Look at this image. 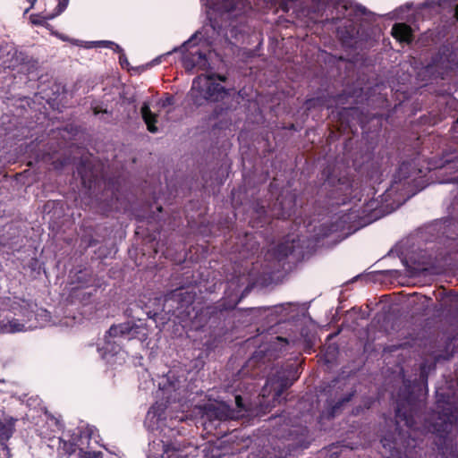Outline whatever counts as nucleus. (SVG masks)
Wrapping results in <instances>:
<instances>
[{"label": "nucleus", "instance_id": "f257e3e1", "mask_svg": "<svg viewBox=\"0 0 458 458\" xmlns=\"http://www.w3.org/2000/svg\"><path fill=\"white\" fill-rule=\"evenodd\" d=\"M162 397L166 399L165 403L157 402L148 410L146 419L145 426L150 431L160 430L163 432L166 428L167 418L172 420L182 421L183 415H174L172 410L178 406L183 407L181 404L182 394L184 392L182 389V382L179 379H174V375L172 372L164 377L163 381L159 383Z\"/></svg>", "mask_w": 458, "mask_h": 458}, {"label": "nucleus", "instance_id": "f03ea898", "mask_svg": "<svg viewBox=\"0 0 458 458\" xmlns=\"http://www.w3.org/2000/svg\"><path fill=\"white\" fill-rule=\"evenodd\" d=\"M148 336V329L142 323L125 322L115 325L107 331L105 344L98 348V352L107 363L115 364L117 360H120L119 363H121L124 360V353L120 346L121 340L139 339L144 342Z\"/></svg>", "mask_w": 458, "mask_h": 458}, {"label": "nucleus", "instance_id": "7ed1b4c3", "mask_svg": "<svg viewBox=\"0 0 458 458\" xmlns=\"http://www.w3.org/2000/svg\"><path fill=\"white\" fill-rule=\"evenodd\" d=\"M98 437L92 427H87L84 430L78 429L77 432L62 431L58 438V453L68 455L75 454L77 458H120L108 450L105 453L92 451L93 443H98Z\"/></svg>", "mask_w": 458, "mask_h": 458}, {"label": "nucleus", "instance_id": "20e7f679", "mask_svg": "<svg viewBox=\"0 0 458 458\" xmlns=\"http://www.w3.org/2000/svg\"><path fill=\"white\" fill-rule=\"evenodd\" d=\"M225 81V77L223 75H200L192 81L191 89L190 91L191 98L196 105H202L204 101H217L226 95L225 89L215 80Z\"/></svg>", "mask_w": 458, "mask_h": 458}, {"label": "nucleus", "instance_id": "39448f33", "mask_svg": "<svg viewBox=\"0 0 458 458\" xmlns=\"http://www.w3.org/2000/svg\"><path fill=\"white\" fill-rule=\"evenodd\" d=\"M0 309L12 311L15 316H21L32 320L38 327H45L50 320V314L45 309H38L37 304L20 298L5 297L0 302Z\"/></svg>", "mask_w": 458, "mask_h": 458}, {"label": "nucleus", "instance_id": "423d86ee", "mask_svg": "<svg viewBox=\"0 0 458 458\" xmlns=\"http://www.w3.org/2000/svg\"><path fill=\"white\" fill-rule=\"evenodd\" d=\"M148 458H186V454L176 441L157 437L149 443Z\"/></svg>", "mask_w": 458, "mask_h": 458}, {"label": "nucleus", "instance_id": "0eeeda50", "mask_svg": "<svg viewBox=\"0 0 458 458\" xmlns=\"http://www.w3.org/2000/svg\"><path fill=\"white\" fill-rule=\"evenodd\" d=\"M235 404L237 406V410L232 409L225 403L209 404L206 408L205 416H207L208 419L215 418L218 420H225L228 419L238 420L243 415L242 411H245L242 398L240 395L235 396Z\"/></svg>", "mask_w": 458, "mask_h": 458}, {"label": "nucleus", "instance_id": "6e6552de", "mask_svg": "<svg viewBox=\"0 0 458 458\" xmlns=\"http://www.w3.org/2000/svg\"><path fill=\"white\" fill-rule=\"evenodd\" d=\"M60 431L61 424L53 417L47 418V420L42 425H38L37 428L38 435L47 443V446L50 448L56 446L57 449L60 445L58 438L62 434L58 437L55 435Z\"/></svg>", "mask_w": 458, "mask_h": 458}, {"label": "nucleus", "instance_id": "1a4fd4ad", "mask_svg": "<svg viewBox=\"0 0 458 458\" xmlns=\"http://www.w3.org/2000/svg\"><path fill=\"white\" fill-rule=\"evenodd\" d=\"M334 9L336 13V19L347 18L353 20L356 17L366 14V8L353 2L352 0H339Z\"/></svg>", "mask_w": 458, "mask_h": 458}, {"label": "nucleus", "instance_id": "9d476101", "mask_svg": "<svg viewBox=\"0 0 458 458\" xmlns=\"http://www.w3.org/2000/svg\"><path fill=\"white\" fill-rule=\"evenodd\" d=\"M22 318H23L21 322L18 318H13L8 321H1L0 334H14L38 328V325L32 324V320L30 318L24 317Z\"/></svg>", "mask_w": 458, "mask_h": 458}, {"label": "nucleus", "instance_id": "9b49d317", "mask_svg": "<svg viewBox=\"0 0 458 458\" xmlns=\"http://www.w3.org/2000/svg\"><path fill=\"white\" fill-rule=\"evenodd\" d=\"M292 384L293 382H290L287 378L279 375L273 378H269L262 389V396H268L270 394V391H273V402H276L280 398L282 393Z\"/></svg>", "mask_w": 458, "mask_h": 458}, {"label": "nucleus", "instance_id": "f8f14e48", "mask_svg": "<svg viewBox=\"0 0 458 458\" xmlns=\"http://www.w3.org/2000/svg\"><path fill=\"white\" fill-rule=\"evenodd\" d=\"M184 65L187 69L199 67L201 70L208 68V63L206 54L199 51V48L193 49L183 57Z\"/></svg>", "mask_w": 458, "mask_h": 458}, {"label": "nucleus", "instance_id": "ddd939ff", "mask_svg": "<svg viewBox=\"0 0 458 458\" xmlns=\"http://www.w3.org/2000/svg\"><path fill=\"white\" fill-rule=\"evenodd\" d=\"M300 242L301 239L298 236L288 235L284 242L280 243L275 250L274 255L278 259L286 258L299 247Z\"/></svg>", "mask_w": 458, "mask_h": 458}, {"label": "nucleus", "instance_id": "4468645a", "mask_svg": "<svg viewBox=\"0 0 458 458\" xmlns=\"http://www.w3.org/2000/svg\"><path fill=\"white\" fill-rule=\"evenodd\" d=\"M15 422L16 420L12 417H4L0 420V443L4 449L7 448L6 442L15 430Z\"/></svg>", "mask_w": 458, "mask_h": 458}, {"label": "nucleus", "instance_id": "2eb2a0df", "mask_svg": "<svg viewBox=\"0 0 458 458\" xmlns=\"http://www.w3.org/2000/svg\"><path fill=\"white\" fill-rule=\"evenodd\" d=\"M392 35L400 42L409 44L412 40V31L410 26L404 23H396L392 28Z\"/></svg>", "mask_w": 458, "mask_h": 458}, {"label": "nucleus", "instance_id": "dca6fc26", "mask_svg": "<svg viewBox=\"0 0 458 458\" xmlns=\"http://www.w3.org/2000/svg\"><path fill=\"white\" fill-rule=\"evenodd\" d=\"M454 6V16L458 21V0H426L423 4L424 8H435L445 10H453Z\"/></svg>", "mask_w": 458, "mask_h": 458}, {"label": "nucleus", "instance_id": "f3484780", "mask_svg": "<svg viewBox=\"0 0 458 458\" xmlns=\"http://www.w3.org/2000/svg\"><path fill=\"white\" fill-rule=\"evenodd\" d=\"M141 115L147 124L148 130L152 133L157 132V127L155 125L157 122V115L151 112L149 106L147 103H144L141 106Z\"/></svg>", "mask_w": 458, "mask_h": 458}, {"label": "nucleus", "instance_id": "a211bd4d", "mask_svg": "<svg viewBox=\"0 0 458 458\" xmlns=\"http://www.w3.org/2000/svg\"><path fill=\"white\" fill-rule=\"evenodd\" d=\"M396 422L399 424L400 422H403L404 425L411 430H415L416 428L414 426V418L411 414L407 415L403 411V408L401 404H398L396 409Z\"/></svg>", "mask_w": 458, "mask_h": 458}, {"label": "nucleus", "instance_id": "6ab92c4d", "mask_svg": "<svg viewBox=\"0 0 458 458\" xmlns=\"http://www.w3.org/2000/svg\"><path fill=\"white\" fill-rule=\"evenodd\" d=\"M92 44L95 47L110 48L114 52H121V47L113 41L100 40V41H95Z\"/></svg>", "mask_w": 458, "mask_h": 458}, {"label": "nucleus", "instance_id": "aec40b11", "mask_svg": "<svg viewBox=\"0 0 458 458\" xmlns=\"http://www.w3.org/2000/svg\"><path fill=\"white\" fill-rule=\"evenodd\" d=\"M408 170V165L407 164H402V165L400 166L399 170H398V173H397V175L395 176L394 178V183H397V180H399L400 182L406 178V171Z\"/></svg>", "mask_w": 458, "mask_h": 458}, {"label": "nucleus", "instance_id": "412c9836", "mask_svg": "<svg viewBox=\"0 0 458 458\" xmlns=\"http://www.w3.org/2000/svg\"><path fill=\"white\" fill-rule=\"evenodd\" d=\"M118 53H119V63H120L121 66L123 68H128L129 62H128V59H127L122 47H121V52H118Z\"/></svg>", "mask_w": 458, "mask_h": 458}, {"label": "nucleus", "instance_id": "4be33fe9", "mask_svg": "<svg viewBox=\"0 0 458 458\" xmlns=\"http://www.w3.org/2000/svg\"><path fill=\"white\" fill-rule=\"evenodd\" d=\"M159 104L163 107H165L167 106H171V105L174 104V98L171 96L166 97L165 99L160 100Z\"/></svg>", "mask_w": 458, "mask_h": 458}, {"label": "nucleus", "instance_id": "5701e85b", "mask_svg": "<svg viewBox=\"0 0 458 458\" xmlns=\"http://www.w3.org/2000/svg\"><path fill=\"white\" fill-rule=\"evenodd\" d=\"M197 36H198V32L195 33L188 41L184 42V44L182 45V47L184 48V47H187L188 46H190L193 42V40L197 38Z\"/></svg>", "mask_w": 458, "mask_h": 458}, {"label": "nucleus", "instance_id": "b1692460", "mask_svg": "<svg viewBox=\"0 0 458 458\" xmlns=\"http://www.w3.org/2000/svg\"><path fill=\"white\" fill-rule=\"evenodd\" d=\"M335 229L333 228H329L327 231L326 232H323V233H316V236L317 237H324V236H327L330 232H333Z\"/></svg>", "mask_w": 458, "mask_h": 458}, {"label": "nucleus", "instance_id": "393cba45", "mask_svg": "<svg viewBox=\"0 0 458 458\" xmlns=\"http://www.w3.org/2000/svg\"><path fill=\"white\" fill-rule=\"evenodd\" d=\"M28 2L30 3V8L25 10V13H27L31 8H33V6L35 5L37 0H28Z\"/></svg>", "mask_w": 458, "mask_h": 458}, {"label": "nucleus", "instance_id": "a878e982", "mask_svg": "<svg viewBox=\"0 0 458 458\" xmlns=\"http://www.w3.org/2000/svg\"><path fill=\"white\" fill-rule=\"evenodd\" d=\"M450 165H452V167H456L458 169V157L450 163Z\"/></svg>", "mask_w": 458, "mask_h": 458}, {"label": "nucleus", "instance_id": "bb28decb", "mask_svg": "<svg viewBox=\"0 0 458 458\" xmlns=\"http://www.w3.org/2000/svg\"><path fill=\"white\" fill-rule=\"evenodd\" d=\"M290 215H291V214H290V212H285V211H284V212L280 215V216H281L282 218H285L286 216H289Z\"/></svg>", "mask_w": 458, "mask_h": 458}, {"label": "nucleus", "instance_id": "cd10ccee", "mask_svg": "<svg viewBox=\"0 0 458 458\" xmlns=\"http://www.w3.org/2000/svg\"><path fill=\"white\" fill-rule=\"evenodd\" d=\"M434 66H437V64H428L427 66V70H432L434 68Z\"/></svg>", "mask_w": 458, "mask_h": 458}, {"label": "nucleus", "instance_id": "c85d7f7f", "mask_svg": "<svg viewBox=\"0 0 458 458\" xmlns=\"http://www.w3.org/2000/svg\"><path fill=\"white\" fill-rule=\"evenodd\" d=\"M374 204H375V202H374V201H372V202L369 203V208H375V205H374Z\"/></svg>", "mask_w": 458, "mask_h": 458}, {"label": "nucleus", "instance_id": "c756f323", "mask_svg": "<svg viewBox=\"0 0 458 458\" xmlns=\"http://www.w3.org/2000/svg\"><path fill=\"white\" fill-rule=\"evenodd\" d=\"M404 401H406L408 403H411V398L410 397H403V398Z\"/></svg>", "mask_w": 458, "mask_h": 458}, {"label": "nucleus", "instance_id": "7c9ffc66", "mask_svg": "<svg viewBox=\"0 0 458 458\" xmlns=\"http://www.w3.org/2000/svg\"><path fill=\"white\" fill-rule=\"evenodd\" d=\"M386 440H382L383 447H384V448H386V445H387V444L386 443Z\"/></svg>", "mask_w": 458, "mask_h": 458}, {"label": "nucleus", "instance_id": "2f4dec72", "mask_svg": "<svg viewBox=\"0 0 458 458\" xmlns=\"http://www.w3.org/2000/svg\"><path fill=\"white\" fill-rule=\"evenodd\" d=\"M237 303L238 301H234L233 304L230 305L228 308H233Z\"/></svg>", "mask_w": 458, "mask_h": 458}, {"label": "nucleus", "instance_id": "473e14b6", "mask_svg": "<svg viewBox=\"0 0 458 458\" xmlns=\"http://www.w3.org/2000/svg\"><path fill=\"white\" fill-rule=\"evenodd\" d=\"M276 339H277L278 341H284V340L283 338H281V337H277Z\"/></svg>", "mask_w": 458, "mask_h": 458}, {"label": "nucleus", "instance_id": "72a5a7b5", "mask_svg": "<svg viewBox=\"0 0 458 458\" xmlns=\"http://www.w3.org/2000/svg\"><path fill=\"white\" fill-rule=\"evenodd\" d=\"M171 427H173V424H170V426H168L167 428H168L170 430H173Z\"/></svg>", "mask_w": 458, "mask_h": 458}, {"label": "nucleus", "instance_id": "f704fd0d", "mask_svg": "<svg viewBox=\"0 0 458 458\" xmlns=\"http://www.w3.org/2000/svg\"><path fill=\"white\" fill-rule=\"evenodd\" d=\"M171 427H173V424H170V426H168L167 428H168L170 430H173Z\"/></svg>", "mask_w": 458, "mask_h": 458}, {"label": "nucleus", "instance_id": "c9c22d12", "mask_svg": "<svg viewBox=\"0 0 458 458\" xmlns=\"http://www.w3.org/2000/svg\"><path fill=\"white\" fill-rule=\"evenodd\" d=\"M276 310H282L283 308H282V306H280V307H276Z\"/></svg>", "mask_w": 458, "mask_h": 458}]
</instances>
